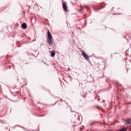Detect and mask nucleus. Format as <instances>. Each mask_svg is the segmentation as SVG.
Returning <instances> with one entry per match:
<instances>
[{
	"instance_id": "nucleus-1",
	"label": "nucleus",
	"mask_w": 131,
	"mask_h": 131,
	"mask_svg": "<svg viewBox=\"0 0 131 131\" xmlns=\"http://www.w3.org/2000/svg\"><path fill=\"white\" fill-rule=\"evenodd\" d=\"M47 41L48 44L50 45H52L53 43L52 36L47 37Z\"/></svg>"
},
{
	"instance_id": "nucleus-2",
	"label": "nucleus",
	"mask_w": 131,
	"mask_h": 131,
	"mask_svg": "<svg viewBox=\"0 0 131 131\" xmlns=\"http://www.w3.org/2000/svg\"><path fill=\"white\" fill-rule=\"evenodd\" d=\"M80 49L81 51L82 52V55L86 60H88L89 58L88 55L84 51H82L81 49Z\"/></svg>"
},
{
	"instance_id": "nucleus-3",
	"label": "nucleus",
	"mask_w": 131,
	"mask_h": 131,
	"mask_svg": "<svg viewBox=\"0 0 131 131\" xmlns=\"http://www.w3.org/2000/svg\"><path fill=\"white\" fill-rule=\"evenodd\" d=\"M62 6H63V8L64 10L65 11H67V7L66 6V2H65V3H62Z\"/></svg>"
},
{
	"instance_id": "nucleus-4",
	"label": "nucleus",
	"mask_w": 131,
	"mask_h": 131,
	"mask_svg": "<svg viewBox=\"0 0 131 131\" xmlns=\"http://www.w3.org/2000/svg\"><path fill=\"white\" fill-rule=\"evenodd\" d=\"M92 8L94 10L96 11H97L99 10L100 8L99 6H93Z\"/></svg>"
},
{
	"instance_id": "nucleus-5",
	"label": "nucleus",
	"mask_w": 131,
	"mask_h": 131,
	"mask_svg": "<svg viewBox=\"0 0 131 131\" xmlns=\"http://www.w3.org/2000/svg\"><path fill=\"white\" fill-rule=\"evenodd\" d=\"M21 27L23 29H25L27 28V25L25 23H23L21 25Z\"/></svg>"
},
{
	"instance_id": "nucleus-6",
	"label": "nucleus",
	"mask_w": 131,
	"mask_h": 131,
	"mask_svg": "<svg viewBox=\"0 0 131 131\" xmlns=\"http://www.w3.org/2000/svg\"><path fill=\"white\" fill-rule=\"evenodd\" d=\"M51 56L52 57H53L55 54V52L54 50H53L51 53Z\"/></svg>"
},
{
	"instance_id": "nucleus-7",
	"label": "nucleus",
	"mask_w": 131,
	"mask_h": 131,
	"mask_svg": "<svg viewBox=\"0 0 131 131\" xmlns=\"http://www.w3.org/2000/svg\"><path fill=\"white\" fill-rule=\"evenodd\" d=\"M52 37V36L51 35V33L50 31L48 30V31L47 33V37Z\"/></svg>"
},
{
	"instance_id": "nucleus-8",
	"label": "nucleus",
	"mask_w": 131,
	"mask_h": 131,
	"mask_svg": "<svg viewBox=\"0 0 131 131\" xmlns=\"http://www.w3.org/2000/svg\"><path fill=\"white\" fill-rule=\"evenodd\" d=\"M127 129L126 128H123L121 129L119 131H126Z\"/></svg>"
},
{
	"instance_id": "nucleus-9",
	"label": "nucleus",
	"mask_w": 131,
	"mask_h": 131,
	"mask_svg": "<svg viewBox=\"0 0 131 131\" xmlns=\"http://www.w3.org/2000/svg\"><path fill=\"white\" fill-rule=\"evenodd\" d=\"M84 6L88 10H90V8L88 7L87 6L85 5Z\"/></svg>"
},
{
	"instance_id": "nucleus-10",
	"label": "nucleus",
	"mask_w": 131,
	"mask_h": 131,
	"mask_svg": "<svg viewBox=\"0 0 131 131\" xmlns=\"http://www.w3.org/2000/svg\"><path fill=\"white\" fill-rule=\"evenodd\" d=\"M104 3H103L101 4L100 5V6L101 7V8H102L104 7V6L103 7V5H104Z\"/></svg>"
},
{
	"instance_id": "nucleus-11",
	"label": "nucleus",
	"mask_w": 131,
	"mask_h": 131,
	"mask_svg": "<svg viewBox=\"0 0 131 131\" xmlns=\"http://www.w3.org/2000/svg\"><path fill=\"white\" fill-rule=\"evenodd\" d=\"M130 121H129V120H128V121H127V124H128L129 123H130Z\"/></svg>"
},
{
	"instance_id": "nucleus-12",
	"label": "nucleus",
	"mask_w": 131,
	"mask_h": 131,
	"mask_svg": "<svg viewBox=\"0 0 131 131\" xmlns=\"http://www.w3.org/2000/svg\"><path fill=\"white\" fill-rule=\"evenodd\" d=\"M93 124V123H91L90 125V126H91Z\"/></svg>"
},
{
	"instance_id": "nucleus-13",
	"label": "nucleus",
	"mask_w": 131,
	"mask_h": 131,
	"mask_svg": "<svg viewBox=\"0 0 131 131\" xmlns=\"http://www.w3.org/2000/svg\"><path fill=\"white\" fill-rule=\"evenodd\" d=\"M128 104H130V102H128Z\"/></svg>"
},
{
	"instance_id": "nucleus-14",
	"label": "nucleus",
	"mask_w": 131,
	"mask_h": 131,
	"mask_svg": "<svg viewBox=\"0 0 131 131\" xmlns=\"http://www.w3.org/2000/svg\"><path fill=\"white\" fill-rule=\"evenodd\" d=\"M24 130H25V128H24V127H22Z\"/></svg>"
},
{
	"instance_id": "nucleus-15",
	"label": "nucleus",
	"mask_w": 131,
	"mask_h": 131,
	"mask_svg": "<svg viewBox=\"0 0 131 131\" xmlns=\"http://www.w3.org/2000/svg\"><path fill=\"white\" fill-rule=\"evenodd\" d=\"M19 127H22V128L23 127L22 126H19Z\"/></svg>"
},
{
	"instance_id": "nucleus-16",
	"label": "nucleus",
	"mask_w": 131,
	"mask_h": 131,
	"mask_svg": "<svg viewBox=\"0 0 131 131\" xmlns=\"http://www.w3.org/2000/svg\"><path fill=\"white\" fill-rule=\"evenodd\" d=\"M105 29H106V26H105Z\"/></svg>"
},
{
	"instance_id": "nucleus-17",
	"label": "nucleus",
	"mask_w": 131,
	"mask_h": 131,
	"mask_svg": "<svg viewBox=\"0 0 131 131\" xmlns=\"http://www.w3.org/2000/svg\"><path fill=\"white\" fill-rule=\"evenodd\" d=\"M79 116H78V119H79Z\"/></svg>"
},
{
	"instance_id": "nucleus-18",
	"label": "nucleus",
	"mask_w": 131,
	"mask_h": 131,
	"mask_svg": "<svg viewBox=\"0 0 131 131\" xmlns=\"http://www.w3.org/2000/svg\"><path fill=\"white\" fill-rule=\"evenodd\" d=\"M38 53H38V54H37V56L38 54Z\"/></svg>"
},
{
	"instance_id": "nucleus-19",
	"label": "nucleus",
	"mask_w": 131,
	"mask_h": 131,
	"mask_svg": "<svg viewBox=\"0 0 131 131\" xmlns=\"http://www.w3.org/2000/svg\"><path fill=\"white\" fill-rule=\"evenodd\" d=\"M11 109H10V112H11Z\"/></svg>"
},
{
	"instance_id": "nucleus-20",
	"label": "nucleus",
	"mask_w": 131,
	"mask_h": 131,
	"mask_svg": "<svg viewBox=\"0 0 131 131\" xmlns=\"http://www.w3.org/2000/svg\"><path fill=\"white\" fill-rule=\"evenodd\" d=\"M98 101H99V99H98Z\"/></svg>"
},
{
	"instance_id": "nucleus-21",
	"label": "nucleus",
	"mask_w": 131,
	"mask_h": 131,
	"mask_svg": "<svg viewBox=\"0 0 131 131\" xmlns=\"http://www.w3.org/2000/svg\"><path fill=\"white\" fill-rule=\"evenodd\" d=\"M44 62V63H45L46 64V63H45V62Z\"/></svg>"
},
{
	"instance_id": "nucleus-22",
	"label": "nucleus",
	"mask_w": 131,
	"mask_h": 131,
	"mask_svg": "<svg viewBox=\"0 0 131 131\" xmlns=\"http://www.w3.org/2000/svg\"><path fill=\"white\" fill-rule=\"evenodd\" d=\"M126 69L127 70V71H128V69Z\"/></svg>"
},
{
	"instance_id": "nucleus-23",
	"label": "nucleus",
	"mask_w": 131,
	"mask_h": 131,
	"mask_svg": "<svg viewBox=\"0 0 131 131\" xmlns=\"http://www.w3.org/2000/svg\"><path fill=\"white\" fill-rule=\"evenodd\" d=\"M71 112H73L72 111H71Z\"/></svg>"
},
{
	"instance_id": "nucleus-24",
	"label": "nucleus",
	"mask_w": 131,
	"mask_h": 131,
	"mask_svg": "<svg viewBox=\"0 0 131 131\" xmlns=\"http://www.w3.org/2000/svg\"><path fill=\"white\" fill-rule=\"evenodd\" d=\"M26 84L25 85H26V84Z\"/></svg>"
},
{
	"instance_id": "nucleus-25",
	"label": "nucleus",
	"mask_w": 131,
	"mask_h": 131,
	"mask_svg": "<svg viewBox=\"0 0 131 131\" xmlns=\"http://www.w3.org/2000/svg\"><path fill=\"white\" fill-rule=\"evenodd\" d=\"M18 46V47H19V46Z\"/></svg>"
}]
</instances>
